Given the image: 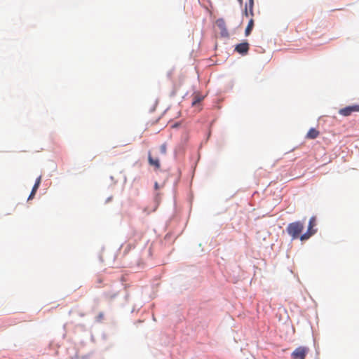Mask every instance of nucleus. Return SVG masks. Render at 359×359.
Instances as JSON below:
<instances>
[{"instance_id": "f257e3e1", "label": "nucleus", "mask_w": 359, "mask_h": 359, "mask_svg": "<svg viewBox=\"0 0 359 359\" xmlns=\"http://www.w3.org/2000/svg\"><path fill=\"white\" fill-rule=\"evenodd\" d=\"M304 228V223L300 221H297L288 224L287 226V232L293 240L300 238Z\"/></svg>"}, {"instance_id": "f03ea898", "label": "nucleus", "mask_w": 359, "mask_h": 359, "mask_svg": "<svg viewBox=\"0 0 359 359\" xmlns=\"http://www.w3.org/2000/svg\"><path fill=\"white\" fill-rule=\"evenodd\" d=\"M316 226V217H311L309 219L308 229L306 233H303L300 236V240L302 241L308 240L311 236L314 235L316 232V229L314 227Z\"/></svg>"}, {"instance_id": "7ed1b4c3", "label": "nucleus", "mask_w": 359, "mask_h": 359, "mask_svg": "<svg viewBox=\"0 0 359 359\" xmlns=\"http://www.w3.org/2000/svg\"><path fill=\"white\" fill-rule=\"evenodd\" d=\"M309 348L305 346L297 347L291 354L292 359H305L309 353Z\"/></svg>"}, {"instance_id": "20e7f679", "label": "nucleus", "mask_w": 359, "mask_h": 359, "mask_svg": "<svg viewBox=\"0 0 359 359\" xmlns=\"http://www.w3.org/2000/svg\"><path fill=\"white\" fill-rule=\"evenodd\" d=\"M359 111V105H352L339 109V114L344 116H348L353 112Z\"/></svg>"}, {"instance_id": "39448f33", "label": "nucleus", "mask_w": 359, "mask_h": 359, "mask_svg": "<svg viewBox=\"0 0 359 359\" xmlns=\"http://www.w3.org/2000/svg\"><path fill=\"white\" fill-rule=\"evenodd\" d=\"M216 25L220 29L221 36L227 38L229 37V32L226 27V22L223 18H219L216 21Z\"/></svg>"}, {"instance_id": "423d86ee", "label": "nucleus", "mask_w": 359, "mask_h": 359, "mask_svg": "<svg viewBox=\"0 0 359 359\" xmlns=\"http://www.w3.org/2000/svg\"><path fill=\"white\" fill-rule=\"evenodd\" d=\"M248 50H249V43L248 42L241 43L236 45V46L235 48V50L242 55L247 54L248 52Z\"/></svg>"}, {"instance_id": "0eeeda50", "label": "nucleus", "mask_w": 359, "mask_h": 359, "mask_svg": "<svg viewBox=\"0 0 359 359\" xmlns=\"http://www.w3.org/2000/svg\"><path fill=\"white\" fill-rule=\"evenodd\" d=\"M148 161L151 166H153L155 168V169L158 170L161 167L160 161L158 158H153L151 155V153L149 152L148 154Z\"/></svg>"}, {"instance_id": "6e6552de", "label": "nucleus", "mask_w": 359, "mask_h": 359, "mask_svg": "<svg viewBox=\"0 0 359 359\" xmlns=\"http://www.w3.org/2000/svg\"><path fill=\"white\" fill-rule=\"evenodd\" d=\"M254 0H249L248 3L245 6V14L246 16L249 15L251 16L254 15L253 13Z\"/></svg>"}, {"instance_id": "1a4fd4ad", "label": "nucleus", "mask_w": 359, "mask_h": 359, "mask_svg": "<svg viewBox=\"0 0 359 359\" xmlns=\"http://www.w3.org/2000/svg\"><path fill=\"white\" fill-rule=\"evenodd\" d=\"M41 177L39 176L36 180V182H35V184L32 188V190L31 191V194L29 196V198H28V200H31L34 198L38 188L39 187V185L41 184Z\"/></svg>"}, {"instance_id": "9d476101", "label": "nucleus", "mask_w": 359, "mask_h": 359, "mask_svg": "<svg viewBox=\"0 0 359 359\" xmlns=\"http://www.w3.org/2000/svg\"><path fill=\"white\" fill-rule=\"evenodd\" d=\"M320 133L316 128H311L306 135V138L313 140L318 137Z\"/></svg>"}, {"instance_id": "9b49d317", "label": "nucleus", "mask_w": 359, "mask_h": 359, "mask_svg": "<svg viewBox=\"0 0 359 359\" xmlns=\"http://www.w3.org/2000/svg\"><path fill=\"white\" fill-rule=\"evenodd\" d=\"M253 26H254V20L252 18H251L248 22L247 27L245 28V36H248L250 34V32L253 28Z\"/></svg>"}, {"instance_id": "f8f14e48", "label": "nucleus", "mask_w": 359, "mask_h": 359, "mask_svg": "<svg viewBox=\"0 0 359 359\" xmlns=\"http://www.w3.org/2000/svg\"><path fill=\"white\" fill-rule=\"evenodd\" d=\"M203 100V97L200 95H195L193 98L192 105L195 106Z\"/></svg>"}, {"instance_id": "ddd939ff", "label": "nucleus", "mask_w": 359, "mask_h": 359, "mask_svg": "<svg viewBox=\"0 0 359 359\" xmlns=\"http://www.w3.org/2000/svg\"><path fill=\"white\" fill-rule=\"evenodd\" d=\"M161 151L163 154H165L166 153V145L165 144H162L160 147Z\"/></svg>"}, {"instance_id": "4468645a", "label": "nucleus", "mask_w": 359, "mask_h": 359, "mask_svg": "<svg viewBox=\"0 0 359 359\" xmlns=\"http://www.w3.org/2000/svg\"><path fill=\"white\" fill-rule=\"evenodd\" d=\"M155 188H156V189H157V188H158V183H157V182H156V183H155Z\"/></svg>"}, {"instance_id": "2eb2a0df", "label": "nucleus", "mask_w": 359, "mask_h": 359, "mask_svg": "<svg viewBox=\"0 0 359 359\" xmlns=\"http://www.w3.org/2000/svg\"><path fill=\"white\" fill-rule=\"evenodd\" d=\"M240 3L243 2V0H238Z\"/></svg>"}]
</instances>
